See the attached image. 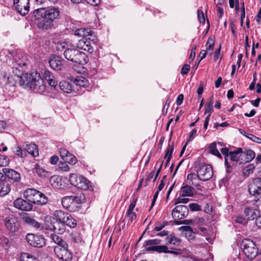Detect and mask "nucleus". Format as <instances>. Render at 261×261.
I'll return each instance as SVG.
<instances>
[{"mask_svg": "<svg viewBox=\"0 0 261 261\" xmlns=\"http://www.w3.org/2000/svg\"><path fill=\"white\" fill-rule=\"evenodd\" d=\"M196 133L197 130L196 129H193L192 130V131L190 133L189 137L188 140H187L186 144L194 139V137L196 135Z\"/></svg>", "mask_w": 261, "mask_h": 261, "instance_id": "obj_54", "label": "nucleus"}, {"mask_svg": "<svg viewBox=\"0 0 261 261\" xmlns=\"http://www.w3.org/2000/svg\"><path fill=\"white\" fill-rule=\"evenodd\" d=\"M22 219L29 226L32 227L36 230H41L43 228L42 224L39 223L27 214L23 216Z\"/></svg>", "mask_w": 261, "mask_h": 261, "instance_id": "obj_19", "label": "nucleus"}, {"mask_svg": "<svg viewBox=\"0 0 261 261\" xmlns=\"http://www.w3.org/2000/svg\"><path fill=\"white\" fill-rule=\"evenodd\" d=\"M29 2L30 0H14V7L18 13L22 15H25L29 11Z\"/></svg>", "mask_w": 261, "mask_h": 261, "instance_id": "obj_13", "label": "nucleus"}, {"mask_svg": "<svg viewBox=\"0 0 261 261\" xmlns=\"http://www.w3.org/2000/svg\"><path fill=\"white\" fill-rule=\"evenodd\" d=\"M59 160V158L57 155H53L50 159V162L53 165H55L57 163Z\"/></svg>", "mask_w": 261, "mask_h": 261, "instance_id": "obj_62", "label": "nucleus"}, {"mask_svg": "<svg viewBox=\"0 0 261 261\" xmlns=\"http://www.w3.org/2000/svg\"><path fill=\"white\" fill-rule=\"evenodd\" d=\"M4 222L7 230L10 232L14 233L19 230L20 224L16 216L13 215H9L5 218Z\"/></svg>", "mask_w": 261, "mask_h": 261, "instance_id": "obj_11", "label": "nucleus"}, {"mask_svg": "<svg viewBox=\"0 0 261 261\" xmlns=\"http://www.w3.org/2000/svg\"><path fill=\"white\" fill-rule=\"evenodd\" d=\"M59 168L63 171H69V167L67 165L66 162H60L59 164Z\"/></svg>", "mask_w": 261, "mask_h": 261, "instance_id": "obj_48", "label": "nucleus"}, {"mask_svg": "<svg viewBox=\"0 0 261 261\" xmlns=\"http://www.w3.org/2000/svg\"><path fill=\"white\" fill-rule=\"evenodd\" d=\"M54 215L57 220L62 221L65 226L74 228L76 226V221L69 213L61 210H56Z\"/></svg>", "mask_w": 261, "mask_h": 261, "instance_id": "obj_7", "label": "nucleus"}, {"mask_svg": "<svg viewBox=\"0 0 261 261\" xmlns=\"http://www.w3.org/2000/svg\"><path fill=\"white\" fill-rule=\"evenodd\" d=\"M215 44V38L212 37H210L206 42L205 46L206 50L207 51L208 54L212 55Z\"/></svg>", "mask_w": 261, "mask_h": 261, "instance_id": "obj_31", "label": "nucleus"}, {"mask_svg": "<svg viewBox=\"0 0 261 261\" xmlns=\"http://www.w3.org/2000/svg\"><path fill=\"white\" fill-rule=\"evenodd\" d=\"M69 153H70V152L65 148H60V154L61 157L63 160Z\"/></svg>", "mask_w": 261, "mask_h": 261, "instance_id": "obj_53", "label": "nucleus"}, {"mask_svg": "<svg viewBox=\"0 0 261 261\" xmlns=\"http://www.w3.org/2000/svg\"><path fill=\"white\" fill-rule=\"evenodd\" d=\"M84 38L87 40L94 41L95 39V36L94 35V32L90 29H85L84 31Z\"/></svg>", "mask_w": 261, "mask_h": 261, "instance_id": "obj_36", "label": "nucleus"}, {"mask_svg": "<svg viewBox=\"0 0 261 261\" xmlns=\"http://www.w3.org/2000/svg\"><path fill=\"white\" fill-rule=\"evenodd\" d=\"M255 167L253 164H251L245 167L243 170V174L245 176H248L253 171Z\"/></svg>", "mask_w": 261, "mask_h": 261, "instance_id": "obj_38", "label": "nucleus"}, {"mask_svg": "<svg viewBox=\"0 0 261 261\" xmlns=\"http://www.w3.org/2000/svg\"><path fill=\"white\" fill-rule=\"evenodd\" d=\"M189 213V209L186 205L176 206L172 211V216L174 219L180 220L186 218Z\"/></svg>", "mask_w": 261, "mask_h": 261, "instance_id": "obj_14", "label": "nucleus"}, {"mask_svg": "<svg viewBox=\"0 0 261 261\" xmlns=\"http://www.w3.org/2000/svg\"><path fill=\"white\" fill-rule=\"evenodd\" d=\"M17 77L20 85L25 88H29L34 92L40 94L43 93L46 90L44 79L36 71H34L30 73H22L18 75Z\"/></svg>", "mask_w": 261, "mask_h": 261, "instance_id": "obj_1", "label": "nucleus"}, {"mask_svg": "<svg viewBox=\"0 0 261 261\" xmlns=\"http://www.w3.org/2000/svg\"><path fill=\"white\" fill-rule=\"evenodd\" d=\"M60 89L64 92L69 93L73 91L72 85L68 81H63L59 83Z\"/></svg>", "mask_w": 261, "mask_h": 261, "instance_id": "obj_28", "label": "nucleus"}, {"mask_svg": "<svg viewBox=\"0 0 261 261\" xmlns=\"http://www.w3.org/2000/svg\"><path fill=\"white\" fill-rule=\"evenodd\" d=\"M189 199L188 198H185L181 196V197H178L175 200V204L178 203H187L189 202Z\"/></svg>", "mask_w": 261, "mask_h": 261, "instance_id": "obj_50", "label": "nucleus"}, {"mask_svg": "<svg viewBox=\"0 0 261 261\" xmlns=\"http://www.w3.org/2000/svg\"><path fill=\"white\" fill-rule=\"evenodd\" d=\"M221 153L224 155L225 158V165L228 168L230 167V165L228 164V158L229 156V151L227 148H221L220 149Z\"/></svg>", "mask_w": 261, "mask_h": 261, "instance_id": "obj_40", "label": "nucleus"}, {"mask_svg": "<svg viewBox=\"0 0 261 261\" xmlns=\"http://www.w3.org/2000/svg\"><path fill=\"white\" fill-rule=\"evenodd\" d=\"M194 165L196 174H189L187 175V180L189 181V184L197 187L200 185L196 183L195 180L199 179L205 181L210 180L213 176V171L211 165L200 161H196Z\"/></svg>", "mask_w": 261, "mask_h": 261, "instance_id": "obj_2", "label": "nucleus"}, {"mask_svg": "<svg viewBox=\"0 0 261 261\" xmlns=\"http://www.w3.org/2000/svg\"><path fill=\"white\" fill-rule=\"evenodd\" d=\"M25 239L27 242L33 247L41 248L45 245V240L42 235L28 233L26 236Z\"/></svg>", "mask_w": 261, "mask_h": 261, "instance_id": "obj_12", "label": "nucleus"}, {"mask_svg": "<svg viewBox=\"0 0 261 261\" xmlns=\"http://www.w3.org/2000/svg\"><path fill=\"white\" fill-rule=\"evenodd\" d=\"M242 157L245 158L244 161L245 162H249L254 159L255 156V152L250 149L246 150L242 154Z\"/></svg>", "mask_w": 261, "mask_h": 261, "instance_id": "obj_32", "label": "nucleus"}, {"mask_svg": "<svg viewBox=\"0 0 261 261\" xmlns=\"http://www.w3.org/2000/svg\"><path fill=\"white\" fill-rule=\"evenodd\" d=\"M3 172L8 178L14 181H18L20 179V174L13 169L5 168L3 169Z\"/></svg>", "mask_w": 261, "mask_h": 261, "instance_id": "obj_24", "label": "nucleus"}, {"mask_svg": "<svg viewBox=\"0 0 261 261\" xmlns=\"http://www.w3.org/2000/svg\"><path fill=\"white\" fill-rule=\"evenodd\" d=\"M255 223L258 228H261V216L256 218Z\"/></svg>", "mask_w": 261, "mask_h": 261, "instance_id": "obj_64", "label": "nucleus"}, {"mask_svg": "<svg viewBox=\"0 0 261 261\" xmlns=\"http://www.w3.org/2000/svg\"><path fill=\"white\" fill-rule=\"evenodd\" d=\"M21 261H38L33 255L28 253H23L21 255Z\"/></svg>", "mask_w": 261, "mask_h": 261, "instance_id": "obj_37", "label": "nucleus"}, {"mask_svg": "<svg viewBox=\"0 0 261 261\" xmlns=\"http://www.w3.org/2000/svg\"><path fill=\"white\" fill-rule=\"evenodd\" d=\"M258 211L257 210L253 209L250 207H246L244 210V213L247 217V220L256 219L257 216V213Z\"/></svg>", "mask_w": 261, "mask_h": 261, "instance_id": "obj_27", "label": "nucleus"}, {"mask_svg": "<svg viewBox=\"0 0 261 261\" xmlns=\"http://www.w3.org/2000/svg\"><path fill=\"white\" fill-rule=\"evenodd\" d=\"M190 69V66L189 65L185 64L181 70V73L182 74H187L189 72Z\"/></svg>", "mask_w": 261, "mask_h": 261, "instance_id": "obj_56", "label": "nucleus"}, {"mask_svg": "<svg viewBox=\"0 0 261 261\" xmlns=\"http://www.w3.org/2000/svg\"><path fill=\"white\" fill-rule=\"evenodd\" d=\"M126 217L128 218V223H132L133 220L136 218V214L134 212H126Z\"/></svg>", "mask_w": 261, "mask_h": 261, "instance_id": "obj_47", "label": "nucleus"}, {"mask_svg": "<svg viewBox=\"0 0 261 261\" xmlns=\"http://www.w3.org/2000/svg\"><path fill=\"white\" fill-rule=\"evenodd\" d=\"M243 250L245 255L249 259L254 258L257 254L258 248L254 242L246 240L243 242Z\"/></svg>", "mask_w": 261, "mask_h": 261, "instance_id": "obj_8", "label": "nucleus"}, {"mask_svg": "<svg viewBox=\"0 0 261 261\" xmlns=\"http://www.w3.org/2000/svg\"><path fill=\"white\" fill-rule=\"evenodd\" d=\"M198 18L200 22L204 23L205 22V18L203 12L201 10H198Z\"/></svg>", "mask_w": 261, "mask_h": 261, "instance_id": "obj_55", "label": "nucleus"}, {"mask_svg": "<svg viewBox=\"0 0 261 261\" xmlns=\"http://www.w3.org/2000/svg\"><path fill=\"white\" fill-rule=\"evenodd\" d=\"M84 195L65 196L62 199L63 206L70 212H75L84 201Z\"/></svg>", "mask_w": 261, "mask_h": 261, "instance_id": "obj_6", "label": "nucleus"}, {"mask_svg": "<svg viewBox=\"0 0 261 261\" xmlns=\"http://www.w3.org/2000/svg\"><path fill=\"white\" fill-rule=\"evenodd\" d=\"M221 49V45H219V47L216 49L214 52V60L215 61H216L219 57V55L220 54V51Z\"/></svg>", "mask_w": 261, "mask_h": 261, "instance_id": "obj_58", "label": "nucleus"}, {"mask_svg": "<svg viewBox=\"0 0 261 261\" xmlns=\"http://www.w3.org/2000/svg\"><path fill=\"white\" fill-rule=\"evenodd\" d=\"M173 151V146L172 145H168L166 150L165 158H168L171 159Z\"/></svg>", "mask_w": 261, "mask_h": 261, "instance_id": "obj_46", "label": "nucleus"}, {"mask_svg": "<svg viewBox=\"0 0 261 261\" xmlns=\"http://www.w3.org/2000/svg\"><path fill=\"white\" fill-rule=\"evenodd\" d=\"M34 172L39 176L41 177L45 176L47 172L38 164H35L34 168Z\"/></svg>", "mask_w": 261, "mask_h": 261, "instance_id": "obj_41", "label": "nucleus"}, {"mask_svg": "<svg viewBox=\"0 0 261 261\" xmlns=\"http://www.w3.org/2000/svg\"><path fill=\"white\" fill-rule=\"evenodd\" d=\"M23 196L31 203L44 205L48 202V198L44 194L35 189L28 188L24 191Z\"/></svg>", "mask_w": 261, "mask_h": 261, "instance_id": "obj_5", "label": "nucleus"}, {"mask_svg": "<svg viewBox=\"0 0 261 261\" xmlns=\"http://www.w3.org/2000/svg\"><path fill=\"white\" fill-rule=\"evenodd\" d=\"M143 246L145 247V250L146 252H157L155 250L156 247L163 246V245H156L153 239L148 240L144 242Z\"/></svg>", "mask_w": 261, "mask_h": 261, "instance_id": "obj_26", "label": "nucleus"}, {"mask_svg": "<svg viewBox=\"0 0 261 261\" xmlns=\"http://www.w3.org/2000/svg\"><path fill=\"white\" fill-rule=\"evenodd\" d=\"M248 138L254 142L261 144V138L256 137L252 134L248 136Z\"/></svg>", "mask_w": 261, "mask_h": 261, "instance_id": "obj_52", "label": "nucleus"}, {"mask_svg": "<svg viewBox=\"0 0 261 261\" xmlns=\"http://www.w3.org/2000/svg\"><path fill=\"white\" fill-rule=\"evenodd\" d=\"M73 83L76 86L81 87H86L89 85L88 80L83 76H77L74 79Z\"/></svg>", "mask_w": 261, "mask_h": 261, "instance_id": "obj_29", "label": "nucleus"}, {"mask_svg": "<svg viewBox=\"0 0 261 261\" xmlns=\"http://www.w3.org/2000/svg\"><path fill=\"white\" fill-rule=\"evenodd\" d=\"M60 45L65 49L64 56L67 60L83 65L88 62L89 59L86 54L75 49V46L71 42H64Z\"/></svg>", "mask_w": 261, "mask_h": 261, "instance_id": "obj_4", "label": "nucleus"}, {"mask_svg": "<svg viewBox=\"0 0 261 261\" xmlns=\"http://www.w3.org/2000/svg\"><path fill=\"white\" fill-rule=\"evenodd\" d=\"M196 48V46L194 45L191 49V55L189 58V60L190 62L193 61L195 58Z\"/></svg>", "mask_w": 261, "mask_h": 261, "instance_id": "obj_57", "label": "nucleus"}, {"mask_svg": "<svg viewBox=\"0 0 261 261\" xmlns=\"http://www.w3.org/2000/svg\"><path fill=\"white\" fill-rule=\"evenodd\" d=\"M166 241L168 244L176 246H178L181 242L179 239L172 235L168 236L166 238Z\"/></svg>", "mask_w": 261, "mask_h": 261, "instance_id": "obj_34", "label": "nucleus"}, {"mask_svg": "<svg viewBox=\"0 0 261 261\" xmlns=\"http://www.w3.org/2000/svg\"><path fill=\"white\" fill-rule=\"evenodd\" d=\"M235 222L245 225L247 223L248 220L247 219H245L244 217L242 216H237L236 218V219L234 220Z\"/></svg>", "mask_w": 261, "mask_h": 261, "instance_id": "obj_45", "label": "nucleus"}, {"mask_svg": "<svg viewBox=\"0 0 261 261\" xmlns=\"http://www.w3.org/2000/svg\"><path fill=\"white\" fill-rule=\"evenodd\" d=\"M213 101L211 99L204 106V114H211L213 112Z\"/></svg>", "mask_w": 261, "mask_h": 261, "instance_id": "obj_43", "label": "nucleus"}, {"mask_svg": "<svg viewBox=\"0 0 261 261\" xmlns=\"http://www.w3.org/2000/svg\"><path fill=\"white\" fill-rule=\"evenodd\" d=\"M50 67L56 71H60L63 67L65 61L61 57L52 55L49 60Z\"/></svg>", "mask_w": 261, "mask_h": 261, "instance_id": "obj_15", "label": "nucleus"}, {"mask_svg": "<svg viewBox=\"0 0 261 261\" xmlns=\"http://www.w3.org/2000/svg\"><path fill=\"white\" fill-rule=\"evenodd\" d=\"M193 194V188L189 186H183L180 189V196L182 197L191 196Z\"/></svg>", "mask_w": 261, "mask_h": 261, "instance_id": "obj_30", "label": "nucleus"}, {"mask_svg": "<svg viewBox=\"0 0 261 261\" xmlns=\"http://www.w3.org/2000/svg\"><path fill=\"white\" fill-rule=\"evenodd\" d=\"M68 244L62 246H55L54 252L56 257L62 261H71L72 253L68 249Z\"/></svg>", "mask_w": 261, "mask_h": 261, "instance_id": "obj_9", "label": "nucleus"}, {"mask_svg": "<svg viewBox=\"0 0 261 261\" xmlns=\"http://www.w3.org/2000/svg\"><path fill=\"white\" fill-rule=\"evenodd\" d=\"M229 157L230 161L237 162L239 161V158L240 157H242V154L239 155L237 152H234V151H230L229 152Z\"/></svg>", "mask_w": 261, "mask_h": 261, "instance_id": "obj_44", "label": "nucleus"}, {"mask_svg": "<svg viewBox=\"0 0 261 261\" xmlns=\"http://www.w3.org/2000/svg\"><path fill=\"white\" fill-rule=\"evenodd\" d=\"M209 150H210V152L212 154L216 155V156L218 157L219 158H222V155H221V153L219 152L218 149L217 148L216 143H213L210 145Z\"/></svg>", "mask_w": 261, "mask_h": 261, "instance_id": "obj_35", "label": "nucleus"}, {"mask_svg": "<svg viewBox=\"0 0 261 261\" xmlns=\"http://www.w3.org/2000/svg\"><path fill=\"white\" fill-rule=\"evenodd\" d=\"M11 185L10 181L7 180L0 181V196L4 197L10 192Z\"/></svg>", "mask_w": 261, "mask_h": 261, "instance_id": "obj_23", "label": "nucleus"}, {"mask_svg": "<svg viewBox=\"0 0 261 261\" xmlns=\"http://www.w3.org/2000/svg\"><path fill=\"white\" fill-rule=\"evenodd\" d=\"M136 200H133L131 203L130 204L128 209L127 211V212H133V210L135 207L136 205Z\"/></svg>", "mask_w": 261, "mask_h": 261, "instance_id": "obj_63", "label": "nucleus"}, {"mask_svg": "<svg viewBox=\"0 0 261 261\" xmlns=\"http://www.w3.org/2000/svg\"><path fill=\"white\" fill-rule=\"evenodd\" d=\"M69 181L72 186L77 187L82 190L88 189V180L85 177L76 174L71 173L70 174Z\"/></svg>", "mask_w": 261, "mask_h": 261, "instance_id": "obj_10", "label": "nucleus"}, {"mask_svg": "<svg viewBox=\"0 0 261 261\" xmlns=\"http://www.w3.org/2000/svg\"><path fill=\"white\" fill-rule=\"evenodd\" d=\"M85 28H82L75 30L74 35L79 37H82L84 38Z\"/></svg>", "mask_w": 261, "mask_h": 261, "instance_id": "obj_51", "label": "nucleus"}, {"mask_svg": "<svg viewBox=\"0 0 261 261\" xmlns=\"http://www.w3.org/2000/svg\"><path fill=\"white\" fill-rule=\"evenodd\" d=\"M63 160L65 162L68 163L69 164L72 165L75 164L77 162V160L75 156L70 153L68 155H67Z\"/></svg>", "mask_w": 261, "mask_h": 261, "instance_id": "obj_42", "label": "nucleus"}, {"mask_svg": "<svg viewBox=\"0 0 261 261\" xmlns=\"http://www.w3.org/2000/svg\"><path fill=\"white\" fill-rule=\"evenodd\" d=\"M189 207L192 211H199L201 210L200 206L197 203H190L189 204Z\"/></svg>", "mask_w": 261, "mask_h": 261, "instance_id": "obj_49", "label": "nucleus"}, {"mask_svg": "<svg viewBox=\"0 0 261 261\" xmlns=\"http://www.w3.org/2000/svg\"><path fill=\"white\" fill-rule=\"evenodd\" d=\"M22 147L24 151H27L33 157H37L39 155V151L37 146L34 143H24Z\"/></svg>", "mask_w": 261, "mask_h": 261, "instance_id": "obj_20", "label": "nucleus"}, {"mask_svg": "<svg viewBox=\"0 0 261 261\" xmlns=\"http://www.w3.org/2000/svg\"><path fill=\"white\" fill-rule=\"evenodd\" d=\"M43 78L46 81L48 84L53 87L55 88L57 86L58 82L55 76L49 70H45L43 74Z\"/></svg>", "mask_w": 261, "mask_h": 261, "instance_id": "obj_25", "label": "nucleus"}, {"mask_svg": "<svg viewBox=\"0 0 261 261\" xmlns=\"http://www.w3.org/2000/svg\"><path fill=\"white\" fill-rule=\"evenodd\" d=\"M85 1H86L87 4L93 6H96L100 3V0H85Z\"/></svg>", "mask_w": 261, "mask_h": 261, "instance_id": "obj_59", "label": "nucleus"}, {"mask_svg": "<svg viewBox=\"0 0 261 261\" xmlns=\"http://www.w3.org/2000/svg\"><path fill=\"white\" fill-rule=\"evenodd\" d=\"M38 17L43 18L38 23V27L43 30L51 29L54 26L53 22L60 18V11L58 8L49 7L47 9L40 8L34 12Z\"/></svg>", "mask_w": 261, "mask_h": 261, "instance_id": "obj_3", "label": "nucleus"}, {"mask_svg": "<svg viewBox=\"0 0 261 261\" xmlns=\"http://www.w3.org/2000/svg\"><path fill=\"white\" fill-rule=\"evenodd\" d=\"M155 250H157L158 253H170L173 254L176 256H177L181 254V249H173L171 247L169 248L167 245H163V246L156 247Z\"/></svg>", "mask_w": 261, "mask_h": 261, "instance_id": "obj_21", "label": "nucleus"}, {"mask_svg": "<svg viewBox=\"0 0 261 261\" xmlns=\"http://www.w3.org/2000/svg\"><path fill=\"white\" fill-rule=\"evenodd\" d=\"M13 152L16 155L21 158H24L27 155L23 149H22V148L19 146H15Z\"/></svg>", "mask_w": 261, "mask_h": 261, "instance_id": "obj_39", "label": "nucleus"}, {"mask_svg": "<svg viewBox=\"0 0 261 261\" xmlns=\"http://www.w3.org/2000/svg\"><path fill=\"white\" fill-rule=\"evenodd\" d=\"M183 100H184V95L182 94H179L177 96L176 100V105L178 106L180 105L182 103Z\"/></svg>", "mask_w": 261, "mask_h": 261, "instance_id": "obj_61", "label": "nucleus"}, {"mask_svg": "<svg viewBox=\"0 0 261 261\" xmlns=\"http://www.w3.org/2000/svg\"><path fill=\"white\" fill-rule=\"evenodd\" d=\"M207 54H208V53L205 49H202L200 51V54L199 55V58H200L199 62L205 58Z\"/></svg>", "mask_w": 261, "mask_h": 261, "instance_id": "obj_60", "label": "nucleus"}, {"mask_svg": "<svg viewBox=\"0 0 261 261\" xmlns=\"http://www.w3.org/2000/svg\"><path fill=\"white\" fill-rule=\"evenodd\" d=\"M259 190H261V178L257 177L253 179L248 186V192L251 195H259Z\"/></svg>", "mask_w": 261, "mask_h": 261, "instance_id": "obj_17", "label": "nucleus"}, {"mask_svg": "<svg viewBox=\"0 0 261 261\" xmlns=\"http://www.w3.org/2000/svg\"><path fill=\"white\" fill-rule=\"evenodd\" d=\"M13 204L15 208L24 211H30L33 207V205L30 201L24 200L21 198H18L15 199Z\"/></svg>", "mask_w": 261, "mask_h": 261, "instance_id": "obj_16", "label": "nucleus"}, {"mask_svg": "<svg viewBox=\"0 0 261 261\" xmlns=\"http://www.w3.org/2000/svg\"><path fill=\"white\" fill-rule=\"evenodd\" d=\"M51 238L54 242L56 244L55 246H62L67 244V243L58 235L52 234Z\"/></svg>", "mask_w": 261, "mask_h": 261, "instance_id": "obj_33", "label": "nucleus"}, {"mask_svg": "<svg viewBox=\"0 0 261 261\" xmlns=\"http://www.w3.org/2000/svg\"><path fill=\"white\" fill-rule=\"evenodd\" d=\"M76 47L91 53L93 51L89 40L85 38L80 39L76 44Z\"/></svg>", "mask_w": 261, "mask_h": 261, "instance_id": "obj_22", "label": "nucleus"}, {"mask_svg": "<svg viewBox=\"0 0 261 261\" xmlns=\"http://www.w3.org/2000/svg\"><path fill=\"white\" fill-rule=\"evenodd\" d=\"M46 229L47 230H53L55 232H57L59 234L63 233L66 230V227L63 223L57 219L55 222L51 223L46 228Z\"/></svg>", "mask_w": 261, "mask_h": 261, "instance_id": "obj_18", "label": "nucleus"}]
</instances>
